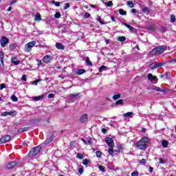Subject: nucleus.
<instances>
[{
  "label": "nucleus",
  "mask_w": 176,
  "mask_h": 176,
  "mask_svg": "<svg viewBox=\"0 0 176 176\" xmlns=\"http://www.w3.org/2000/svg\"><path fill=\"white\" fill-rule=\"evenodd\" d=\"M158 160H159L160 164H166V162H164V160H163L162 158H159Z\"/></svg>",
  "instance_id": "3c124183"
},
{
  "label": "nucleus",
  "mask_w": 176,
  "mask_h": 176,
  "mask_svg": "<svg viewBox=\"0 0 176 176\" xmlns=\"http://www.w3.org/2000/svg\"><path fill=\"white\" fill-rule=\"evenodd\" d=\"M21 80H23V82H27V76L25 74L23 75Z\"/></svg>",
  "instance_id": "de8ad7c7"
},
{
  "label": "nucleus",
  "mask_w": 176,
  "mask_h": 176,
  "mask_svg": "<svg viewBox=\"0 0 176 176\" xmlns=\"http://www.w3.org/2000/svg\"><path fill=\"white\" fill-rule=\"evenodd\" d=\"M120 94H117V95H114L113 96V100H114L115 101H116V100H119V98L120 97Z\"/></svg>",
  "instance_id": "ea45409f"
},
{
  "label": "nucleus",
  "mask_w": 176,
  "mask_h": 176,
  "mask_svg": "<svg viewBox=\"0 0 176 176\" xmlns=\"http://www.w3.org/2000/svg\"><path fill=\"white\" fill-rule=\"evenodd\" d=\"M17 47V44L16 43H12L9 46L10 50H14Z\"/></svg>",
  "instance_id": "393cba45"
},
{
  "label": "nucleus",
  "mask_w": 176,
  "mask_h": 176,
  "mask_svg": "<svg viewBox=\"0 0 176 176\" xmlns=\"http://www.w3.org/2000/svg\"><path fill=\"white\" fill-rule=\"evenodd\" d=\"M41 149H42V146L39 145L36 147H34L28 153V155L30 157H34V156H36L39 152H41Z\"/></svg>",
  "instance_id": "7ed1b4c3"
},
{
  "label": "nucleus",
  "mask_w": 176,
  "mask_h": 176,
  "mask_svg": "<svg viewBox=\"0 0 176 176\" xmlns=\"http://www.w3.org/2000/svg\"><path fill=\"white\" fill-rule=\"evenodd\" d=\"M42 98H43V96H38L33 97V100L34 101H39V100H42Z\"/></svg>",
  "instance_id": "cd10ccee"
},
{
  "label": "nucleus",
  "mask_w": 176,
  "mask_h": 176,
  "mask_svg": "<svg viewBox=\"0 0 176 176\" xmlns=\"http://www.w3.org/2000/svg\"><path fill=\"white\" fill-rule=\"evenodd\" d=\"M115 146H110L109 150H108V153L109 155H110L111 156H113V153H115V151H113V148Z\"/></svg>",
  "instance_id": "aec40b11"
},
{
  "label": "nucleus",
  "mask_w": 176,
  "mask_h": 176,
  "mask_svg": "<svg viewBox=\"0 0 176 176\" xmlns=\"http://www.w3.org/2000/svg\"><path fill=\"white\" fill-rule=\"evenodd\" d=\"M44 63H45L46 64H49V63H50V60H53V56H50V55H46L45 56H44Z\"/></svg>",
  "instance_id": "ddd939ff"
},
{
  "label": "nucleus",
  "mask_w": 176,
  "mask_h": 176,
  "mask_svg": "<svg viewBox=\"0 0 176 176\" xmlns=\"http://www.w3.org/2000/svg\"><path fill=\"white\" fill-rule=\"evenodd\" d=\"M34 20L35 21H41V20H42V16H41V14L37 13L35 15Z\"/></svg>",
  "instance_id": "412c9836"
},
{
  "label": "nucleus",
  "mask_w": 176,
  "mask_h": 176,
  "mask_svg": "<svg viewBox=\"0 0 176 176\" xmlns=\"http://www.w3.org/2000/svg\"><path fill=\"white\" fill-rule=\"evenodd\" d=\"M116 105H123V100L120 99L116 102Z\"/></svg>",
  "instance_id": "79ce46f5"
},
{
  "label": "nucleus",
  "mask_w": 176,
  "mask_h": 176,
  "mask_svg": "<svg viewBox=\"0 0 176 176\" xmlns=\"http://www.w3.org/2000/svg\"><path fill=\"white\" fill-rule=\"evenodd\" d=\"M5 56V54L3 52H0V61L2 65H5V63L3 62V57Z\"/></svg>",
  "instance_id": "f3484780"
},
{
  "label": "nucleus",
  "mask_w": 176,
  "mask_h": 176,
  "mask_svg": "<svg viewBox=\"0 0 176 176\" xmlns=\"http://www.w3.org/2000/svg\"><path fill=\"white\" fill-rule=\"evenodd\" d=\"M102 132H103L104 134H105V133H107V129H106L105 128H103V129H102Z\"/></svg>",
  "instance_id": "338daca9"
},
{
  "label": "nucleus",
  "mask_w": 176,
  "mask_h": 176,
  "mask_svg": "<svg viewBox=\"0 0 176 176\" xmlns=\"http://www.w3.org/2000/svg\"><path fill=\"white\" fill-rule=\"evenodd\" d=\"M131 176H138V172L137 171L132 172Z\"/></svg>",
  "instance_id": "4d7b16f0"
},
{
  "label": "nucleus",
  "mask_w": 176,
  "mask_h": 176,
  "mask_svg": "<svg viewBox=\"0 0 176 176\" xmlns=\"http://www.w3.org/2000/svg\"><path fill=\"white\" fill-rule=\"evenodd\" d=\"M90 163H91V162L87 159L83 160L82 161V164H84V166H87L88 164H90Z\"/></svg>",
  "instance_id": "a878e982"
},
{
  "label": "nucleus",
  "mask_w": 176,
  "mask_h": 176,
  "mask_svg": "<svg viewBox=\"0 0 176 176\" xmlns=\"http://www.w3.org/2000/svg\"><path fill=\"white\" fill-rule=\"evenodd\" d=\"M118 41H119V42H124V41H126V36H120L118 38Z\"/></svg>",
  "instance_id": "72a5a7b5"
},
{
  "label": "nucleus",
  "mask_w": 176,
  "mask_h": 176,
  "mask_svg": "<svg viewBox=\"0 0 176 176\" xmlns=\"http://www.w3.org/2000/svg\"><path fill=\"white\" fill-rule=\"evenodd\" d=\"M79 174H83V168H80L78 169Z\"/></svg>",
  "instance_id": "052dcab7"
},
{
  "label": "nucleus",
  "mask_w": 176,
  "mask_h": 176,
  "mask_svg": "<svg viewBox=\"0 0 176 176\" xmlns=\"http://www.w3.org/2000/svg\"><path fill=\"white\" fill-rule=\"evenodd\" d=\"M104 69H107V67L105 66H101L100 68H99V72H102L104 71Z\"/></svg>",
  "instance_id": "09e8293b"
},
{
  "label": "nucleus",
  "mask_w": 176,
  "mask_h": 176,
  "mask_svg": "<svg viewBox=\"0 0 176 176\" xmlns=\"http://www.w3.org/2000/svg\"><path fill=\"white\" fill-rule=\"evenodd\" d=\"M77 157L78 158V159H83V154H82V153H78V154H77Z\"/></svg>",
  "instance_id": "603ef678"
},
{
  "label": "nucleus",
  "mask_w": 176,
  "mask_h": 176,
  "mask_svg": "<svg viewBox=\"0 0 176 176\" xmlns=\"http://www.w3.org/2000/svg\"><path fill=\"white\" fill-rule=\"evenodd\" d=\"M142 10L143 13H149L151 12V8L148 7H144L143 8H142Z\"/></svg>",
  "instance_id": "5701e85b"
},
{
  "label": "nucleus",
  "mask_w": 176,
  "mask_h": 176,
  "mask_svg": "<svg viewBox=\"0 0 176 176\" xmlns=\"http://www.w3.org/2000/svg\"><path fill=\"white\" fill-rule=\"evenodd\" d=\"M96 155L97 157H101L102 153H101V151H98L96 152Z\"/></svg>",
  "instance_id": "49530a36"
},
{
  "label": "nucleus",
  "mask_w": 176,
  "mask_h": 176,
  "mask_svg": "<svg viewBox=\"0 0 176 176\" xmlns=\"http://www.w3.org/2000/svg\"><path fill=\"white\" fill-rule=\"evenodd\" d=\"M80 123H85L87 122V114H83L80 118Z\"/></svg>",
  "instance_id": "2eb2a0df"
},
{
  "label": "nucleus",
  "mask_w": 176,
  "mask_h": 176,
  "mask_svg": "<svg viewBox=\"0 0 176 176\" xmlns=\"http://www.w3.org/2000/svg\"><path fill=\"white\" fill-rule=\"evenodd\" d=\"M11 100H12L14 102H17V101H19V98H17L14 95L11 96Z\"/></svg>",
  "instance_id": "58836bf2"
},
{
  "label": "nucleus",
  "mask_w": 176,
  "mask_h": 176,
  "mask_svg": "<svg viewBox=\"0 0 176 176\" xmlns=\"http://www.w3.org/2000/svg\"><path fill=\"white\" fill-rule=\"evenodd\" d=\"M131 13H137V10H135V9H132V10H131Z\"/></svg>",
  "instance_id": "69168bd1"
},
{
  "label": "nucleus",
  "mask_w": 176,
  "mask_h": 176,
  "mask_svg": "<svg viewBox=\"0 0 176 176\" xmlns=\"http://www.w3.org/2000/svg\"><path fill=\"white\" fill-rule=\"evenodd\" d=\"M105 5H106L107 6H108L109 8H111V6H113V3L111 1H109L107 2V3H105Z\"/></svg>",
  "instance_id": "a19ab883"
},
{
  "label": "nucleus",
  "mask_w": 176,
  "mask_h": 176,
  "mask_svg": "<svg viewBox=\"0 0 176 176\" xmlns=\"http://www.w3.org/2000/svg\"><path fill=\"white\" fill-rule=\"evenodd\" d=\"M162 145L164 148H167V146H168V142H167V140H163Z\"/></svg>",
  "instance_id": "bb28decb"
},
{
  "label": "nucleus",
  "mask_w": 176,
  "mask_h": 176,
  "mask_svg": "<svg viewBox=\"0 0 176 176\" xmlns=\"http://www.w3.org/2000/svg\"><path fill=\"white\" fill-rule=\"evenodd\" d=\"M120 14H121V16H126L127 14V13L126 12V11H124L123 9H120L118 10Z\"/></svg>",
  "instance_id": "c756f323"
},
{
  "label": "nucleus",
  "mask_w": 176,
  "mask_h": 176,
  "mask_svg": "<svg viewBox=\"0 0 176 176\" xmlns=\"http://www.w3.org/2000/svg\"><path fill=\"white\" fill-rule=\"evenodd\" d=\"M55 19H60L61 17V14L59 12H57L54 15Z\"/></svg>",
  "instance_id": "a18cd8bd"
},
{
  "label": "nucleus",
  "mask_w": 176,
  "mask_h": 176,
  "mask_svg": "<svg viewBox=\"0 0 176 176\" xmlns=\"http://www.w3.org/2000/svg\"><path fill=\"white\" fill-rule=\"evenodd\" d=\"M89 17H90V14L89 12H85V15H84V19H89Z\"/></svg>",
  "instance_id": "5fc2aeb1"
},
{
  "label": "nucleus",
  "mask_w": 176,
  "mask_h": 176,
  "mask_svg": "<svg viewBox=\"0 0 176 176\" xmlns=\"http://www.w3.org/2000/svg\"><path fill=\"white\" fill-rule=\"evenodd\" d=\"M147 30H148V31H151L152 32H155V31H156V25H147Z\"/></svg>",
  "instance_id": "dca6fc26"
},
{
  "label": "nucleus",
  "mask_w": 176,
  "mask_h": 176,
  "mask_svg": "<svg viewBox=\"0 0 176 176\" xmlns=\"http://www.w3.org/2000/svg\"><path fill=\"white\" fill-rule=\"evenodd\" d=\"M42 79H37L33 82H32V85H34L35 86H36V85H38V83H39V82H41Z\"/></svg>",
  "instance_id": "f704fd0d"
},
{
  "label": "nucleus",
  "mask_w": 176,
  "mask_h": 176,
  "mask_svg": "<svg viewBox=\"0 0 176 176\" xmlns=\"http://www.w3.org/2000/svg\"><path fill=\"white\" fill-rule=\"evenodd\" d=\"M90 8H94V9H96L97 8V6L91 4L90 5Z\"/></svg>",
  "instance_id": "0e129e2a"
},
{
  "label": "nucleus",
  "mask_w": 176,
  "mask_h": 176,
  "mask_svg": "<svg viewBox=\"0 0 176 176\" xmlns=\"http://www.w3.org/2000/svg\"><path fill=\"white\" fill-rule=\"evenodd\" d=\"M85 72H86V70H85L83 69H79L77 71L78 75H82V74H85Z\"/></svg>",
  "instance_id": "7c9ffc66"
},
{
  "label": "nucleus",
  "mask_w": 176,
  "mask_h": 176,
  "mask_svg": "<svg viewBox=\"0 0 176 176\" xmlns=\"http://www.w3.org/2000/svg\"><path fill=\"white\" fill-rule=\"evenodd\" d=\"M56 49H58L59 50H64L65 47L63 44L58 43L56 44Z\"/></svg>",
  "instance_id": "6ab92c4d"
},
{
  "label": "nucleus",
  "mask_w": 176,
  "mask_h": 176,
  "mask_svg": "<svg viewBox=\"0 0 176 176\" xmlns=\"http://www.w3.org/2000/svg\"><path fill=\"white\" fill-rule=\"evenodd\" d=\"M70 6H71V5H69V3H65V7H64V10L68 9Z\"/></svg>",
  "instance_id": "864d4df0"
},
{
  "label": "nucleus",
  "mask_w": 176,
  "mask_h": 176,
  "mask_svg": "<svg viewBox=\"0 0 176 176\" xmlns=\"http://www.w3.org/2000/svg\"><path fill=\"white\" fill-rule=\"evenodd\" d=\"M126 5L129 6V8H134V3L131 1H127Z\"/></svg>",
  "instance_id": "473e14b6"
},
{
  "label": "nucleus",
  "mask_w": 176,
  "mask_h": 176,
  "mask_svg": "<svg viewBox=\"0 0 176 176\" xmlns=\"http://www.w3.org/2000/svg\"><path fill=\"white\" fill-rule=\"evenodd\" d=\"M132 116H133V112H128V113L124 114V116L125 118H131Z\"/></svg>",
  "instance_id": "c9c22d12"
},
{
  "label": "nucleus",
  "mask_w": 176,
  "mask_h": 176,
  "mask_svg": "<svg viewBox=\"0 0 176 176\" xmlns=\"http://www.w3.org/2000/svg\"><path fill=\"white\" fill-rule=\"evenodd\" d=\"M12 63L14 65H19V64H20V60H16V58H12Z\"/></svg>",
  "instance_id": "b1692460"
},
{
  "label": "nucleus",
  "mask_w": 176,
  "mask_h": 176,
  "mask_svg": "<svg viewBox=\"0 0 176 176\" xmlns=\"http://www.w3.org/2000/svg\"><path fill=\"white\" fill-rule=\"evenodd\" d=\"M164 64V63L154 62L149 65V68H151V69H156V68H159V67H163Z\"/></svg>",
  "instance_id": "20e7f679"
},
{
  "label": "nucleus",
  "mask_w": 176,
  "mask_h": 176,
  "mask_svg": "<svg viewBox=\"0 0 176 176\" xmlns=\"http://www.w3.org/2000/svg\"><path fill=\"white\" fill-rule=\"evenodd\" d=\"M161 31L162 32H166V31H167V29H166L165 28H161Z\"/></svg>",
  "instance_id": "680f3d73"
},
{
  "label": "nucleus",
  "mask_w": 176,
  "mask_h": 176,
  "mask_svg": "<svg viewBox=\"0 0 176 176\" xmlns=\"http://www.w3.org/2000/svg\"><path fill=\"white\" fill-rule=\"evenodd\" d=\"M111 20H112V21H115V20H116L115 16H111Z\"/></svg>",
  "instance_id": "774afa93"
},
{
  "label": "nucleus",
  "mask_w": 176,
  "mask_h": 176,
  "mask_svg": "<svg viewBox=\"0 0 176 176\" xmlns=\"http://www.w3.org/2000/svg\"><path fill=\"white\" fill-rule=\"evenodd\" d=\"M10 138H12V137L9 135H7L6 136H3L0 139V142H1L2 144H5V142H8V141H10Z\"/></svg>",
  "instance_id": "1a4fd4ad"
},
{
  "label": "nucleus",
  "mask_w": 176,
  "mask_h": 176,
  "mask_svg": "<svg viewBox=\"0 0 176 176\" xmlns=\"http://www.w3.org/2000/svg\"><path fill=\"white\" fill-rule=\"evenodd\" d=\"M9 43V38L6 36H2L0 41L1 47H5Z\"/></svg>",
  "instance_id": "423d86ee"
},
{
  "label": "nucleus",
  "mask_w": 176,
  "mask_h": 176,
  "mask_svg": "<svg viewBox=\"0 0 176 176\" xmlns=\"http://www.w3.org/2000/svg\"><path fill=\"white\" fill-rule=\"evenodd\" d=\"M149 171H150V173H153V167L150 166L149 167Z\"/></svg>",
  "instance_id": "e2e57ef3"
},
{
  "label": "nucleus",
  "mask_w": 176,
  "mask_h": 176,
  "mask_svg": "<svg viewBox=\"0 0 176 176\" xmlns=\"http://www.w3.org/2000/svg\"><path fill=\"white\" fill-rule=\"evenodd\" d=\"M105 142L107 143L109 147L111 146H115V144L113 143V139L111 138H105Z\"/></svg>",
  "instance_id": "9d476101"
},
{
  "label": "nucleus",
  "mask_w": 176,
  "mask_h": 176,
  "mask_svg": "<svg viewBox=\"0 0 176 176\" xmlns=\"http://www.w3.org/2000/svg\"><path fill=\"white\" fill-rule=\"evenodd\" d=\"M17 112L16 111H5L3 113H2V116H16Z\"/></svg>",
  "instance_id": "6e6552de"
},
{
  "label": "nucleus",
  "mask_w": 176,
  "mask_h": 176,
  "mask_svg": "<svg viewBox=\"0 0 176 176\" xmlns=\"http://www.w3.org/2000/svg\"><path fill=\"white\" fill-rule=\"evenodd\" d=\"M97 21H98V22H100V23L102 24V25L105 24V23H104V21H103L102 19H101V16H98V17H97Z\"/></svg>",
  "instance_id": "e433bc0d"
},
{
  "label": "nucleus",
  "mask_w": 176,
  "mask_h": 176,
  "mask_svg": "<svg viewBox=\"0 0 176 176\" xmlns=\"http://www.w3.org/2000/svg\"><path fill=\"white\" fill-rule=\"evenodd\" d=\"M78 96H79L78 94H71L70 97L72 98H76L78 97Z\"/></svg>",
  "instance_id": "13d9d810"
},
{
  "label": "nucleus",
  "mask_w": 176,
  "mask_h": 176,
  "mask_svg": "<svg viewBox=\"0 0 176 176\" xmlns=\"http://www.w3.org/2000/svg\"><path fill=\"white\" fill-rule=\"evenodd\" d=\"M140 164H142V166H146V160L142 159L140 162Z\"/></svg>",
  "instance_id": "4c0bfd02"
},
{
  "label": "nucleus",
  "mask_w": 176,
  "mask_h": 176,
  "mask_svg": "<svg viewBox=\"0 0 176 176\" xmlns=\"http://www.w3.org/2000/svg\"><path fill=\"white\" fill-rule=\"evenodd\" d=\"M36 44V41H31V42L25 44V52H31V50L32 49V47H34V46H35Z\"/></svg>",
  "instance_id": "39448f33"
},
{
  "label": "nucleus",
  "mask_w": 176,
  "mask_h": 176,
  "mask_svg": "<svg viewBox=\"0 0 176 176\" xmlns=\"http://www.w3.org/2000/svg\"><path fill=\"white\" fill-rule=\"evenodd\" d=\"M98 168L102 173H105V168L102 165L98 166Z\"/></svg>",
  "instance_id": "37998d69"
},
{
  "label": "nucleus",
  "mask_w": 176,
  "mask_h": 176,
  "mask_svg": "<svg viewBox=\"0 0 176 176\" xmlns=\"http://www.w3.org/2000/svg\"><path fill=\"white\" fill-rule=\"evenodd\" d=\"M170 21L171 23H175V16L174 15L170 16Z\"/></svg>",
  "instance_id": "8fccbe9b"
},
{
  "label": "nucleus",
  "mask_w": 176,
  "mask_h": 176,
  "mask_svg": "<svg viewBox=\"0 0 176 176\" xmlns=\"http://www.w3.org/2000/svg\"><path fill=\"white\" fill-rule=\"evenodd\" d=\"M166 50H167V46L161 45L153 49L148 53V56H151V57H155V56H160V54H162V53H164Z\"/></svg>",
  "instance_id": "f257e3e1"
},
{
  "label": "nucleus",
  "mask_w": 176,
  "mask_h": 176,
  "mask_svg": "<svg viewBox=\"0 0 176 176\" xmlns=\"http://www.w3.org/2000/svg\"><path fill=\"white\" fill-rule=\"evenodd\" d=\"M54 138V136H53V135L47 136L45 142L41 144V147L44 146L45 145H47V144H50V142H52V141H53Z\"/></svg>",
  "instance_id": "0eeeda50"
},
{
  "label": "nucleus",
  "mask_w": 176,
  "mask_h": 176,
  "mask_svg": "<svg viewBox=\"0 0 176 176\" xmlns=\"http://www.w3.org/2000/svg\"><path fill=\"white\" fill-rule=\"evenodd\" d=\"M124 25H125V27H126V28H129V30L130 31H134V27L130 25H128L126 23H124Z\"/></svg>",
  "instance_id": "c85d7f7f"
},
{
  "label": "nucleus",
  "mask_w": 176,
  "mask_h": 176,
  "mask_svg": "<svg viewBox=\"0 0 176 176\" xmlns=\"http://www.w3.org/2000/svg\"><path fill=\"white\" fill-rule=\"evenodd\" d=\"M6 87V85L5 84H1L0 85V90H3Z\"/></svg>",
  "instance_id": "6e6d98bb"
},
{
  "label": "nucleus",
  "mask_w": 176,
  "mask_h": 176,
  "mask_svg": "<svg viewBox=\"0 0 176 176\" xmlns=\"http://www.w3.org/2000/svg\"><path fill=\"white\" fill-rule=\"evenodd\" d=\"M148 90H155V91H160L161 93H167L166 89H160L159 87L148 88Z\"/></svg>",
  "instance_id": "f8f14e48"
},
{
  "label": "nucleus",
  "mask_w": 176,
  "mask_h": 176,
  "mask_svg": "<svg viewBox=\"0 0 176 176\" xmlns=\"http://www.w3.org/2000/svg\"><path fill=\"white\" fill-rule=\"evenodd\" d=\"M85 59L87 65L91 67V65H93V63H91V61H90V58H89V56H87L85 57Z\"/></svg>",
  "instance_id": "4be33fe9"
},
{
  "label": "nucleus",
  "mask_w": 176,
  "mask_h": 176,
  "mask_svg": "<svg viewBox=\"0 0 176 176\" xmlns=\"http://www.w3.org/2000/svg\"><path fill=\"white\" fill-rule=\"evenodd\" d=\"M26 130H28V127L21 128L18 130V133H24V131H25Z\"/></svg>",
  "instance_id": "2f4dec72"
},
{
  "label": "nucleus",
  "mask_w": 176,
  "mask_h": 176,
  "mask_svg": "<svg viewBox=\"0 0 176 176\" xmlns=\"http://www.w3.org/2000/svg\"><path fill=\"white\" fill-rule=\"evenodd\" d=\"M16 166H17V162H9L7 164L6 168L8 170H12V168H13L14 167H16Z\"/></svg>",
  "instance_id": "9b49d317"
},
{
  "label": "nucleus",
  "mask_w": 176,
  "mask_h": 176,
  "mask_svg": "<svg viewBox=\"0 0 176 176\" xmlns=\"http://www.w3.org/2000/svg\"><path fill=\"white\" fill-rule=\"evenodd\" d=\"M48 98H54V94H50L48 95Z\"/></svg>",
  "instance_id": "bf43d9fd"
},
{
  "label": "nucleus",
  "mask_w": 176,
  "mask_h": 176,
  "mask_svg": "<svg viewBox=\"0 0 176 176\" xmlns=\"http://www.w3.org/2000/svg\"><path fill=\"white\" fill-rule=\"evenodd\" d=\"M170 73L166 72L164 74L161 75V78L164 79H170Z\"/></svg>",
  "instance_id": "a211bd4d"
},
{
  "label": "nucleus",
  "mask_w": 176,
  "mask_h": 176,
  "mask_svg": "<svg viewBox=\"0 0 176 176\" xmlns=\"http://www.w3.org/2000/svg\"><path fill=\"white\" fill-rule=\"evenodd\" d=\"M148 138L144 137L139 142H138L136 144L137 148L140 149V151H144V149H146V146H148Z\"/></svg>",
  "instance_id": "f03ea898"
},
{
  "label": "nucleus",
  "mask_w": 176,
  "mask_h": 176,
  "mask_svg": "<svg viewBox=\"0 0 176 176\" xmlns=\"http://www.w3.org/2000/svg\"><path fill=\"white\" fill-rule=\"evenodd\" d=\"M147 78L148 80H151V82H153V80H157V77H156V76H153L152 74H148Z\"/></svg>",
  "instance_id": "4468645a"
},
{
  "label": "nucleus",
  "mask_w": 176,
  "mask_h": 176,
  "mask_svg": "<svg viewBox=\"0 0 176 176\" xmlns=\"http://www.w3.org/2000/svg\"><path fill=\"white\" fill-rule=\"evenodd\" d=\"M51 3H53L54 5H55V6L57 7L60 6V2L58 1H52Z\"/></svg>",
  "instance_id": "c03bdc74"
}]
</instances>
